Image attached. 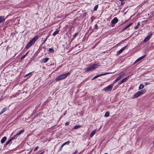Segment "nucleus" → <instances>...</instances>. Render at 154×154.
Listing matches in <instances>:
<instances>
[{
  "instance_id": "obj_1",
  "label": "nucleus",
  "mask_w": 154,
  "mask_h": 154,
  "mask_svg": "<svg viewBox=\"0 0 154 154\" xmlns=\"http://www.w3.org/2000/svg\"><path fill=\"white\" fill-rule=\"evenodd\" d=\"M38 36L37 35L34 37L27 44L26 46V49H28L30 47L33 45L35 42L38 39Z\"/></svg>"
},
{
  "instance_id": "obj_2",
  "label": "nucleus",
  "mask_w": 154,
  "mask_h": 154,
  "mask_svg": "<svg viewBox=\"0 0 154 154\" xmlns=\"http://www.w3.org/2000/svg\"><path fill=\"white\" fill-rule=\"evenodd\" d=\"M70 73L69 72H67L64 74H63L60 75L56 79V81H58L59 80H62L66 78L69 74Z\"/></svg>"
},
{
  "instance_id": "obj_3",
  "label": "nucleus",
  "mask_w": 154,
  "mask_h": 154,
  "mask_svg": "<svg viewBox=\"0 0 154 154\" xmlns=\"http://www.w3.org/2000/svg\"><path fill=\"white\" fill-rule=\"evenodd\" d=\"M99 63H96L89 66L85 69V71L88 72L95 69L97 66H99Z\"/></svg>"
},
{
  "instance_id": "obj_4",
  "label": "nucleus",
  "mask_w": 154,
  "mask_h": 154,
  "mask_svg": "<svg viewBox=\"0 0 154 154\" xmlns=\"http://www.w3.org/2000/svg\"><path fill=\"white\" fill-rule=\"evenodd\" d=\"M113 87V84H111L103 88V90L105 91H110L112 90Z\"/></svg>"
},
{
  "instance_id": "obj_5",
  "label": "nucleus",
  "mask_w": 154,
  "mask_h": 154,
  "mask_svg": "<svg viewBox=\"0 0 154 154\" xmlns=\"http://www.w3.org/2000/svg\"><path fill=\"white\" fill-rule=\"evenodd\" d=\"M143 93V92L142 91H139L134 94L132 98H136L142 95Z\"/></svg>"
},
{
  "instance_id": "obj_6",
  "label": "nucleus",
  "mask_w": 154,
  "mask_h": 154,
  "mask_svg": "<svg viewBox=\"0 0 154 154\" xmlns=\"http://www.w3.org/2000/svg\"><path fill=\"white\" fill-rule=\"evenodd\" d=\"M118 19L116 17H115L111 21V23L112 24L111 26L113 27L118 22Z\"/></svg>"
},
{
  "instance_id": "obj_7",
  "label": "nucleus",
  "mask_w": 154,
  "mask_h": 154,
  "mask_svg": "<svg viewBox=\"0 0 154 154\" xmlns=\"http://www.w3.org/2000/svg\"><path fill=\"white\" fill-rule=\"evenodd\" d=\"M152 34H151L146 37L143 41V42L144 43H145L147 42L151 37Z\"/></svg>"
},
{
  "instance_id": "obj_8",
  "label": "nucleus",
  "mask_w": 154,
  "mask_h": 154,
  "mask_svg": "<svg viewBox=\"0 0 154 154\" xmlns=\"http://www.w3.org/2000/svg\"><path fill=\"white\" fill-rule=\"evenodd\" d=\"M108 74V73H105L101 74H100L99 75H96L94 77V78L92 79V80L94 79H95L99 77H100L101 76L106 75Z\"/></svg>"
},
{
  "instance_id": "obj_9",
  "label": "nucleus",
  "mask_w": 154,
  "mask_h": 154,
  "mask_svg": "<svg viewBox=\"0 0 154 154\" xmlns=\"http://www.w3.org/2000/svg\"><path fill=\"white\" fill-rule=\"evenodd\" d=\"M125 48H126V47H123V48H122L120 50H119V51H118L117 52L116 55H119L120 53H121L123 51V50L125 49Z\"/></svg>"
},
{
  "instance_id": "obj_10",
  "label": "nucleus",
  "mask_w": 154,
  "mask_h": 154,
  "mask_svg": "<svg viewBox=\"0 0 154 154\" xmlns=\"http://www.w3.org/2000/svg\"><path fill=\"white\" fill-rule=\"evenodd\" d=\"M128 77H126V78L123 79H122V80H121L120 82H119V84H122L125 81H126L128 79Z\"/></svg>"
},
{
  "instance_id": "obj_11",
  "label": "nucleus",
  "mask_w": 154,
  "mask_h": 154,
  "mask_svg": "<svg viewBox=\"0 0 154 154\" xmlns=\"http://www.w3.org/2000/svg\"><path fill=\"white\" fill-rule=\"evenodd\" d=\"M5 19L4 16H0V23L4 22Z\"/></svg>"
},
{
  "instance_id": "obj_12",
  "label": "nucleus",
  "mask_w": 154,
  "mask_h": 154,
  "mask_svg": "<svg viewBox=\"0 0 154 154\" xmlns=\"http://www.w3.org/2000/svg\"><path fill=\"white\" fill-rule=\"evenodd\" d=\"M96 131V130H95L94 131H93L91 133L90 135V137H92L94 135V134H95Z\"/></svg>"
},
{
  "instance_id": "obj_13",
  "label": "nucleus",
  "mask_w": 154,
  "mask_h": 154,
  "mask_svg": "<svg viewBox=\"0 0 154 154\" xmlns=\"http://www.w3.org/2000/svg\"><path fill=\"white\" fill-rule=\"evenodd\" d=\"M7 137H4L1 140V142L2 143H3L6 140Z\"/></svg>"
},
{
  "instance_id": "obj_14",
  "label": "nucleus",
  "mask_w": 154,
  "mask_h": 154,
  "mask_svg": "<svg viewBox=\"0 0 154 154\" xmlns=\"http://www.w3.org/2000/svg\"><path fill=\"white\" fill-rule=\"evenodd\" d=\"M121 79V77H117L113 82V85L116 82H118V81L120 80Z\"/></svg>"
},
{
  "instance_id": "obj_15",
  "label": "nucleus",
  "mask_w": 154,
  "mask_h": 154,
  "mask_svg": "<svg viewBox=\"0 0 154 154\" xmlns=\"http://www.w3.org/2000/svg\"><path fill=\"white\" fill-rule=\"evenodd\" d=\"M49 60V58H48L46 57L45 58L42 60V62L43 63H46Z\"/></svg>"
},
{
  "instance_id": "obj_16",
  "label": "nucleus",
  "mask_w": 154,
  "mask_h": 154,
  "mask_svg": "<svg viewBox=\"0 0 154 154\" xmlns=\"http://www.w3.org/2000/svg\"><path fill=\"white\" fill-rule=\"evenodd\" d=\"M7 109V108L6 107H4L3 108L2 110L0 112V115L2 114L5 111H6Z\"/></svg>"
},
{
  "instance_id": "obj_17",
  "label": "nucleus",
  "mask_w": 154,
  "mask_h": 154,
  "mask_svg": "<svg viewBox=\"0 0 154 154\" xmlns=\"http://www.w3.org/2000/svg\"><path fill=\"white\" fill-rule=\"evenodd\" d=\"M12 140L11 139L8 140L6 142V143L4 145V146H6L8 144H9Z\"/></svg>"
},
{
  "instance_id": "obj_18",
  "label": "nucleus",
  "mask_w": 154,
  "mask_h": 154,
  "mask_svg": "<svg viewBox=\"0 0 154 154\" xmlns=\"http://www.w3.org/2000/svg\"><path fill=\"white\" fill-rule=\"evenodd\" d=\"M125 74V73L124 72H122L120 73L119 75V77H121V79L122 78Z\"/></svg>"
},
{
  "instance_id": "obj_19",
  "label": "nucleus",
  "mask_w": 154,
  "mask_h": 154,
  "mask_svg": "<svg viewBox=\"0 0 154 154\" xmlns=\"http://www.w3.org/2000/svg\"><path fill=\"white\" fill-rule=\"evenodd\" d=\"M24 132V130H23L20 131L19 133L16 134V136H17V137H18V136L20 135L22 132Z\"/></svg>"
},
{
  "instance_id": "obj_20",
  "label": "nucleus",
  "mask_w": 154,
  "mask_h": 154,
  "mask_svg": "<svg viewBox=\"0 0 154 154\" xmlns=\"http://www.w3.org/2000/svg\"><path fill=\"white\" fill-rule=\"evenodd\" d=\"M146 55H143V56H142L141 57H139V58H138L137 60L138 61H140V60H141V59H143V58H144L145 57Z\"/></svg>"
},
{
  "instance_id": "obj_21",
  "label": "nucleus",
  "mask_w": 154,
  "mask_h": 154,
  "mask_svg": "<svg viewBox=\"0 0 154 154\" xmlns=\"http://www.w3.org/2000/svg\"><path fill=\"white\" fill-rule=\"evenodd\" d=\"M59 32V31L58 30H57L55 31L53 34V35L54 36L55 35H56Z\"/></svg>"
},
{
  "instance_id": "obj_22",
  "label": "nucleus",
  "mask_w": 154,
  "mask_h": 154,
  "mask_svg": "<svg viewBox=\"0 0 154 154\" xmlns=\"http://www.w3.org/2000/svg\"><path fill=\"white\" fill-rule=\"evenodd\" d=\"M109 112H107L105 114L104 116L105 117H107L109 116Z\"/></svg>"
},
{
  "instance_id": "obj_23",
  "label": "nucleus",
  "mask_w": 154,
  "mask_h": 154,
  "mask_svg": "<svg viewBox=\"0 0 154 154\" xmlns=\"http://www.w3.org/2000/svg\"><path fill=\"white\" fill-rule=\"evenodd\" d=\"M17 136H16V134L13 137H11L10 139L11 140H16L17 138Z\"/></svg>"
},
{
  "instance_id": "obj_24",
  "label": "nucleus",
  "mask_w": 154,
  "mask_h": 154,
  "mask_svg": "<svg viewBox=\"0 0 154 154\" xmlns=\"http://www.w3.org/2000/svg\"><path fill=\"white\" fill-rule=\"evenodd\" d=\"M144 87V86L142 84H140L139 86V90L142 89Z\"/></svg>"
},
{
  "instance_id": "obj_25",
  "label": "nucleus",
  "mask_w": 154,
  "mask_h": 154,
  "mask_svg": "<svg viewBox=\"0 0 154 154\" xmlns=\"http://www.w3.org/2000/svg\"><path fill=\"white\" fill-rule=\"evenodd\" d=\"M49 37V35H48L46 37L45 39V40H44L43 41V42H42V44H44V43H45V42L47 40L48 38Z\"/></svg>"
},
{
  "instance_id": "obj_26",
  "label": "nucleus",
  "mask_w": 154,
  "mask_h": 154,
  "mask_svg": "<svg viewBox=\"0 0 154 154\" xmlns=\"http://www.w3.org/2000/svg\"><path fill=\"white\" fill-rule=\"evenodd\" d=\"M98 5H96L95 6L93 10L94 11H96L97 10L98 8Z\"/></svg>"
},
{
  "instance_id": "obj_27",
  "label": "nucleus",
  "mask_w": 154,
  "mask_h": 154,
  "mask_svg": "<svg viewBox=\"0 0 154 154\" xmlns=\"http://www.w3.org/2000/svg\"><path fill=\"white\" fill-rule=\"evenodd\" d=\"M140 22H138L137 23V25L134 28L135 29H137L138 28V26H140Z\"/></svg>"
},
{
  "instance_id": "obj_28",
  "label": "nucleus",
  "mask_w": 154,
  "mask_h": 154,
  "mask_svg": "<svg viewBox=\"0 0 154 154\" xmlns=\"http://www.w3.org/2000/svg\"><path fill=\"white\" fill-rule=\"evenodd\" d=\"M80 125H77L75 126L74 127V129H77L80 127Z\"/></svg>"
},
{
  "instance_id": "obj_29",
  "label": "nucleus",
  "mask_w": 154,
  "mask_h": 154,
  "mask_svg": "<svg viewBox=\"0 0 154 154\" xmlns=\"http://www.w3.org/2000/svg\"><path fill=\"white\" fill-rule=\"evenodd\" d=\"M49 51L50 52H54V50L53 48H49Z\"/></svg>"
},
{
  "instance_id": "obj_30",
  "label": "nucleus",
  "mask_w": 154,
  "mask_h": 154,
  "mask_svg": "<svg viewBox=\"0 0 154 154\" xmlns=\"http://www.w3.org/2000/svg\"><path fill=\"white\" fill-rule=\"evenodd\" d=\"M69 143H70L69 141H68L66 142L65 143H63V144L64 146L66 144H68V145L69 144Z\"/></svg>"
},
{
  "instance_id": "obj_31",
  "label": "nucleus",
  "mask_w": 154,
  "mask_h": 154,
  "mask_svg": "<svg viewBox=\"0 0 154 154\" xmlns=\"http://www.w3.org/2000/svg\"><path fill=\"white\" fill-rule=\"evenodd\" d=\"M27 54V53H26L21 58V60H23V59H24Z\"/></svg>"
},
{
  "instance_id": "obj_32",
  "label": "nucleus",
  "mask_w": 154,
  "mask_h": 154,
  "mask_svg": "<svg viewBox=\"0 0 154 154\" xmlns=\"http://www.w3.org/2000/svg\"><path fill=\"white\" fill-rule=\"evenodd\" d=\"M123 1H121V5H123L125 3V0H123Z\"/></svg>"
},
{
  "instance_id": "obj_33",
  "label": "nucleus",
  "mask_w": 154,
  "mask_h": 154,
  "mask_svg": "<svg viewBox=\"0 0 154 154\" xmlns=\"http://www.w3.org/2000/svg\"><path fill=\"white\" fill-rule=\"evenodd\" d=\"M38 146H36V147L34 149V151H35L37 150L38 149Z\"/></svg>"
},
{
  "instance_id": "obj_34",
  "label": "nucleus",
  "mask_w": 154,
  "mask_h": 154,
  "mask_svg": "<svg viewBox=\"0 0 154 154\" xmlns=\"http://www.w3.org/2000/svg\"><path fill=\"white\" fill-rule=\"evenodd\" d=\"M132 24V23H131L129 24H128L127 26H126L127 27V28H128V27H130Z\"/></svg>"
},
{
  "instance_id": "obj_35",
  "label": "nucleus",
  "mask_w": 154,
  "mask_h": 154,
  "mask_svg": "<svg viewBox=\"0 0 154 154\" xmlns=\"http://www.w3.org/2000/svg\"><path fill=\"white\" fill-rule=\"evenodd\" d=\"M132 24V23H131L129 24H128L127 26H126L127 27V28H128V27H130Z\"/></svg>"
},
{
  "instance_id": "obj_36",
  "label": "nucleus",
  "mask_w": 154,
  "mask_h": 154,
  "mask_svg": "<svg viewBox=\"0 0 154 154\" xmlns=\"http://www.w3.org/2000/svg\"><path fill=\"white\" fill-rule=\"evenodd\" d=\"M132 24V23H131L129 24H128L127 26H126L127 27V28H128V27H130Z\"/></svg>"
},
{
  "instance_id": "obj_37",
  "label": "nucleus",
  "mask_w": 154,
  "mask_h": 154,
  "mask_svg": "<svg viewBox=\"0 0 154 154\" xmlns=\"http://www.w3.org/2000/svg\"><path fill=\"white\" fill-rule=\"evenodd\" d=\"M132 24V23H131L129 24H128L127 26H126L127 27V28H128V27H130Z\"/></svg>"
},
{
  "instance_id": "obj_38",
  "label": "nucleus",
  "mask_w": 154,
  "mask_h": 154,
  "mask_svg": "<svg viewBox=\"0 0 154 154\" xmlns=\"http://www.w3.org/2000/svg\"><path fill=\"white\" fill-rule=\"evenodd\" d=\"M94 28L96 29H97L98 28V25L97 24H96L94 26Z\"/></svg>"
},
{
  "instance_id": "obj_39",
  "label": "nucleus",
  "mask_w": 154,
  "mask_h": 154,
  "mask_svg": "<svg viewBox=\"0 0 154 154\" xmlns=\"http://www.w3.org/2000/svg\"><path fill=\"white\" fill-rule=\"evenodd\" d=\"M128 28H127V27L126 26H125V27H124V28H123L122 29V31H124V30H126Z\"/></svg>"
},
{
  "instance_id": "obj_40",
  "label": "nucleus",
  "mask_w": 154,
  "mask_h": 154,
  "mask_svg": "<svg viewBox=\"0 0 154 154\" xmlns=\"http://www.w3.org/2000/svg\"><path fill=\"white\" fill-rule=\"evenodd\" d=\"M30 74H31V73H28V74H27L26 75H25V77H26L28 76V75H29Z\"/></svg>"
},
{
  "instance_id": "obj_41",
  "label": "nucleus",
  "mask_w": 154,
  "mask_h": 154,
  "mask_svg": "<svg viewBox=\"0 0 154 154\" xmlns=\"http://www.w3.org/2000/svg\"><path fill=\"white\" fill-rule=\"evenodd\" d=\"M69 122H66L65 123V125L66 126L68 125H69Z\"/></svg>"
},
{
  "instance_id": "obj_42",
  "label": "nucleus",
  "mask_w": 154,
  "mask_h": 154,
  "mask_svg": "<svg viewBox=\"0 0 154 154\" xmlns=\"http://www.w3.org/2000/svg\"><path fill=\"white\" fill-rule=\"evenodd\" d=\"M144 84L145 85H149L150 84L149 82H145Z\"/></svg>"
},
{
  "instance_id": "obj_43",
  "label": "nucleus",
  "mask_w": 154,
  "mask_h": 154,
  "mask_svg": "<svg viewBox=\"0 0 154 154\" xmlns=\"http://www.w3.org/2000/svg\"><path fill=\"white\" fill-rule=\"evenodd\" d=\"M64 146V145H63V144H62L61 146V147L60 148V149H61Z\"/></svg>"
},
{
  "instance_id": "obj_44",
  "label": "nucleus",
  "mask_w": 154,
  "mask_h": 154,
  "mask_svg": "<svg viewBox=\"0 0 154 154\" xmlns=\"http://www.w3.org/2000/svg\"><path fill=\"white\" fill-rule=\"evenodd\" d=\"M138 62V61L136 60L135 61V62L134 63V64H135V63H137V62Z\"/></svg>"
},
{
  "instance_id": "obj_45",
  "label": "nucleus",
  "mask_w": 154,
  "mask_h": 154,
  "mask_svg": "<svg viewBox=\"0 0 154 154\" xmlns=\"http://www.w3.org/2000/svg\"><path fill=\"white\" fill-rule=\"evenodd\" d=\"M77 153V151H75L73 154H76Z\"/></svg>"
},
{
  "instance_id": "obj_46",
  "label": "nucleus",
  "mask_w": 154,
  "mask_h": 154,
  "mask_svg": "<svg viewBox=\"0 0 154 154\" xmlns=\"http://www.w3.org/2000/svg\"><path fill=\"white\" fill-rule=\"evenodd\" d=\"M127 22V21H126L124 23H126V22Z\"/></svg>"
},
{
  "instance_id": "obj_47",
  "label": "nucleus",
  "mask_w": 154,
  "mask_h": 154,
  "mask_svg": "<svg viewBox=\"0 0 154 154\" xmlns=\"http://www.w3.org/2000/svg\"><path fill=\"white\" fill-rule=\"evenodd\" d=\"M153 144H154V141L153 142Z\"/></svg>"
}]
</instances>
